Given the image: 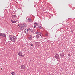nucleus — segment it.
<instances>
[{
    "instance_id": "1",
    "label": "nucleus",
    "mask_w": 75,
    "mask_h": 75,
    "mask_svg": "<svg viewBox=\"0 0 75 75\" xmlns=\"http://www.w3.org/2000/svg\"><path fill=\"white\" fill-rule=\"evenodd\" d=\"M18 55L19 57H24V54L23 55V53L21 52H19L18 54Z\"/></svg>"
},
{
    "instance_id": "2",
    "label": "nucleus",
    "mask_w": 75,
    "mask_h": 75,
    "mask_svg": "<svg viewBox=\"0 0 75 75\" xmlns=\"http://www.w3.org/2000/svg\"><path fill=\"white\" fill-rule=\"evenodd\" d=\"M11 22H12V23H16L17 22V21H16L15 20V19L13 18L11 20Z\"/></svg>"
},
{
    "instance_id": "3",
    "label": "nucleus",
    "mask_w": 75,
    "mask_h": 75,
    "mask_svg": "<svg viewBox=\"0 0 75 75\" xmlns=\"http://www.w3.org/2000/svg\"><path fill=\"white\" fill-rule=\"evenodd\" d=\"M21 69H25V66L23 64L21 65Z\"/></svg>"
},
{
    "instance_id": "4",
    "label": "nucleus",
    "mask_w": 75,
    "mask_h": 75,
    "mask_svg": "<svg viewBox=\"0 0 75 75\" xmlns=\"http://www.w3.org/2000/svg\"><path fill=\"white\" fill-rule=\"evenodd\" d=\"M36 34H37L38 35H40V36L41 37H42V33H40L39 32H36Z\"/></svg>"
},
{
    "instance_id": "5",
    "label": "nucleus",
    "mask_w": 75,
    "mask_h": 75,
    "mask_svg": "<svg viewBox=\"0 0 75 75\" xmlns=\"http://www.w3.org/2000/svg\"><path fill=\"white\" fill-rule=\"evenodd\" d=\"M24 33H25V34H27L28 33V29H25L24 30Z\"/></svg>"
},
{
    "instance_id": "6",
    "label": "nucleus",
    "mask_w": 75,
    "mask_h": 75,
    "mask_svg": "<svg viewBox=\"0 0 75 75\" xmlns=\"http://www.w3.org/2000/svg\"><path fill=\"white\" fill-rule=\"evenodd\" d=\"M10 40L13 42H14V41H15V39H14V38H10Z\"/></svg>"
},
{
    "instance_id": "7",
    "label": "nucleus",
    "mask_w": 75,
    "mask_h": 75,
    "mask_svg": "<svg viewBox=\"0 0 75 75\" xmlns=\"http://www.w3.org/2000/svg\"><path fill=\"white\" fill-rule=\"evenodd\" d=\"M9 38H15V36H13H13L12 35H10L9 36Z\"/></svg>"
},
{
    "instance_id": "8",
    "label": "nucleus",
    "mask_w": 75,
    "mask_h": 75,
    "mask_svg": "<svg viewBox=\"0 0 75 75\" xmlns=\"http://www.w3.org/2000/svg\"><path fill=\"white\" fill-rule=\"evenodd\" d=\"M56 58H57V59H58L59 58V55L58 54H56Z\"/></svg>"
},
{
    "instance_id": "9",
    "label": "nucleus",
    "mask_w": 75,
    "mask_h": 75,
    "mask_svg": "<svg viewBox=\"0 0 75 75\" xmlns=\"http://www.w3.org/2000/svg\"><path fill=\"white\" fill-rule=\"evenodd\" d=\"M6 35L5 34L2 33V37H6Z\"/></svg>"
},
{
    "instance_id": "10",
    "label": "nucleus",
    "mask_w": 75,
    "mask_h": 75,
    "mask_svg": "<svg viewBox=\"0 0 75 75\" xmlns=\"http://www.w3.org/2000/svg\"><path fill=\"white\" fill-rule=\"evenodd\" d=\"M28 21L29 22L31 21V18H29L28 19Z\"/></svg>"
},
{
    "instance_id": "11",
    "label": "nucleus",
    "mask_w": 75,
    "mask_h": 75,
    "mask_svg": "<svg viewBox=\"0 0 75 75\" xmlns=\"http://www.w3.org/2000/svg\"><path fill=\"white\" fill-rule=\"evenodd\" d=\"M29 29L31 31L32 33H33V32H34V30H33L32 29H30V28H29Z\"/></svg>"
},
{
    "instance_id": "12",
    "label": "nucleus",
    "mask_w": 75,
    "mask_h": 75,
    "mask_svg": "<svg viewBox=\"0 0 75 75\" xmlns=\"http://www.w3.org/2000/svg\"><path fill=\"white\" fill-rule=\"evenodd\" d=\"M13 17H14V18H16V17H17V16L16 15H13Z\"/></svg>"
},
{
    "instance_id": "13",
    "label": "nucleus",
    "mask_w": 75,
    "mask_h": 75,
    "mask_svg": "<svg viewBox=\"0 0 75 75\" xmlns=\"http://www.w3.org/2000/svg\"><path fill=\"white\" fill-rule=\"evenodd\" d=\"M11 74H12V75H14L15 74V73H14V72H12L11 73Z\"/></svg>"
},
{
    "instance_id": "14",
    "label": "nucleus",
    "mask_w": 75,
    "mask_h": 75,
    "mask_svg": "<svg viewBox=\"0 0 75 75\" xmlns=\"http://www.w3.org/2000/svg\"><path fill=\"white\" fill-rule=\"evenodd\" d=\"M32 37H33V36L31 35H29V38H32Z\"/></svg>"
},
{
    "instance_id": "15",
    "label": "nucleus",
    "mask_w": 75,
    "mask_h": 75,
    "mask_svg": "<svg viewBox=\"0 0 75 75\" xmlns=\"http://www.w3.org/2000/svg\"><path fill=\"white\" fill-rule=\"evenodd\" d=\"M2 34V33H0V36L2 37V36H3Z\"/></svg>"
},
{
    "instance_id": "16",
    "label": "nucleus",
    "mask_w": 75,
    "mask_h": 75,
    "mask_svg": "<svg viewBox=\"0 0 75 75\" xmlns=\"http://www.w3.org/2000/svg\"><path fill=\"white\" fill-rule=\"evenodd\" d=\"M35 24L36 25H37V26H38V25H38V23H34V24Z\"/></svg>"
},
{
    "instance_id": "17",
    "label": "nucleus",
    "mask_w": 75,
    "mask_h": 75,
    "mask_svg": "<svg viewBox=\"0 0 75 75\" xmlns=\"http://www.w3.org/2000/svg\"><path fill=\"white\" fill-rule=\"evenodd\" d=\"M45 35L46 36H48V33H46V34H45Z\"/></svg>"
},
{
    "instance_id": "18",
    "label": "nucleus",
    "mask_w": 75,
    "mask_h": 75,
    "mask_svg": "<svg viewBox=\"0 0 75 75\" xmlns=\"http://www.w3.org/2000/svg\"><path fill=\"white\" fill-rule=\"evenodd\" d=\"M30 45H31V46H32V47H33V44H30Z\"/></svg>"
},
{
    "instance_id": "19",
    "label": "nucleus",
    "mask_w": 75,
    "mask_h": 75,
    "mask_svg": "<svg viewBox=\"0 0 75 75\" xmlns=\"http://www.w3.org/2000/svg\"><path fill=\"white\" fill-rule=\"evenodd\" d=\"M68 57H71V54H68Z\"/></svg>"
},
{
    "instance_id": "20",
    "label": "nucleus",
    "mask_w": 75,
    "mask_h": 75,
    "mask_svg": "<svg viewBox=\"0 0 75 75\" xmlns=\"http://www.w3.org/2000/svg\"><path fill=\"white\" fill-rule=\"evenodd\" d=\"M39 28H41V27L40 26H39Z\"/></svg>"
},
{
    "instance_id": "21",
    "label": "nucleus",
    "mask_w": 75,
    "mask_h": 75,
    "mask_svg": "<svg viewBox=\"0 0 75 75\" xmlns=\"http://www.w3.org/2000/svg\"><path fill=\"white\" fill-rule=\"evenodd\" d=\"M36 27L35 25L34 26V28H35Z\"/></svg>"
},
{
    "instance_id": "22",
    "label": "nucleus",
    "mask_w": 75,
    "mask_h": 75,
    "mask_svg": "<svg viewBox=\"0 0 75 75\" xmlns=\"http://www.w3.org/2000/svg\"><path fill=\"white\" fill-rule=\"evenodd\" d=\"M38 37H39V36H38V35H37V38Z\"/></svg>"
},
{
    "instance_id": "23",
    "label": "nucleus",
    "mask_w": 75,
    "mask_h": 75,
    "mask_svg": "<svg viewBox=\"0 0 75 75\" xmlns=\"http://www.w3.org/2000/svg\"><path fill=\"white\" fill-rule=\"evenodd\" d=\"M18 26H19V25H18Z\"/></svg>"
},
{
    "instance_id": "24",
    "label": "nucleus",
    "mask_w": 75,
    "mask_h": 75,
    "mask_svg": "<svg viewBox=\"0 0 75 75\" xmlns=\"http://www.w3.org/2000/svg\"><path fill=\"white\" fill-rule=\"evenodd\" d=\"M1 69H2V68H1Z\"/></svg>"
},
{
    "instance_id": "25",
    "label": "nucleus",
    "mask_w": 75,
    "mask_h": 75,
    "mask_svg": "<svg viewBox=\"0 0 75 75\" xmlns=\"http://www.w3.org/2000/svg\"><path fill=\"white\" fill-rule=\"evenodd\" d=\"M52 75H54V74H52Z\"/></svg>"
}]
</instances>
